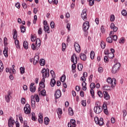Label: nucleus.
<instances>
[{
	"label": "nucleus",
	"instance_id": "4d7b16f0",
	"mask_svg": "<svg viewBox=\"0 0 127 127\" xmlns=\"http://www.w3.org/2000/svg\"><path fill=\"white\" fill-rule=\"evenodd\" d=\"M51 28H54L55 27V24L53 21H52L50 23Z\"/></svg>",
	"mask_w": 127,
	"mask_h": 127
},
{
	"label": "nucleus",
	"instance_id": "7ed1b4c3",
	"mask_svg": "<svg viewBox=\"0 0 127 127\" xmlns=\"http://www.w3.org/2000/svg\"><path fill=\"white\" fill-rule=\"evenodd\" d=\"M94 121L96 125H99V126H103L104 125V119L102 118L99 119L98 117H96L94 118Z\"/></svg>",
	"mask_w": 127,
	"mask_h": 127
},
{
	"label": "nucleus",
	"instance_id": "e2e57ef3",
	"mask_svg": "<svg viewBox=\"0 0 127 127\" xmlns=\"http://www.w3.org/2000/svg\"><path fill=\"white\" fill-rule=\"evenodd\" d=\"M21 103L22 105H24V104H25V98H22L21 99Z\"/></svg>",
	"mask_w": 127,
	"mask_h": 127
},
{
	"label": "nucleus",
	"instance_id": "8fccbe9b",
	"mask_svg": "<svg viewBox=\"0 0 127 127\" xmlns=\"http://www.w3.org/2000/svg\"><path fill=\"white\" fill-rule=\"evenodd\" d=\"M65 80H66V76H65V75H62V76L61 78V82H64Z\"/></svg>",
	"mask_w": 127,
	"mask_h": 127
},
{
	"label": "nucleus",
	"instance_id": "423d86ee",
	"mask_svg": "<svg viewBox=\"0 0 127 127\" xmlns=\"http://www.w3.org/2000/svg\"><path fill=\"white\" fill-rule=\"evenodd\" d=\"M89 28L90 24L89 23V22L88 21L85 22L82 26V29L83 31H84V32H86V31H87V30H88Z\"/></svg>",
	"mask_w": 127,
	"mask_h": 127
},
{
	"label": "nucleus",
	"instance_id": "9d476101",
	"mask_svg": "<svg viewBox=\"0 0 127 127\" xmlns=\"http://www.w3.org/2000/svg\"><path fill=\"white\" fill-rule=\"evenodd\" d=\"M11 92L10 91H7V94L5 95V99L7 103H9L10 102V99L11 98Z\"/></svg>",
	"mask_w": 127,
	"mask_h": 127
},
{
	"label": "nucleus",
	"instance_id": "bb28decb",
	"mask_svg": "<svg viewBox=\"0 0 127 127\" xmlns=\"http://www.w3.org/2000/svg\"><path fill=\"white\" fill-rule=\"evenodd\" d=\"M50 84L51 87H54L56 85V80L54 78H52L51 79Z\"/></svg>",
	"mask_w": 127,
	"mask_h": 127
},
{
	"label": "nucleus",
	"instance_id": "f257e3e1",
	"mask_svg": "<svg viewBox=\"0 0 127 127\" xmlns=\"http://www.w3.org/2000/svg\"><path fill=\"white\" fill-rule=\"evenodd\" d=\"M107 83L110 84L111 88L114 89L117 86V79L115 78L108 77L107 79Z\"/></svg>",
	"mask_w": 127,
	"mask_h": 127
},
{
	"label": "nucleus",
	"instance_id": "4c0bfd02",
	"mask_svg": "<svg viewBox=\"0 0 127 127\" xmlns=\"http://www.w3.org/2000/svg\"><path fill=\"white\" fill-rule=\"evenodd\" d=\"M57 112L58 115H59V118L60 119V115H62L63 114L62 109H61V108L58 109Z\"/></svg>",
	"mask_w": 127,
	"mask_h": 127
},
{
	"label": "nucleus",
	"instance_id": "b1692460",
	"mask_svg": "<svg viewBox=\"0 0 127 127\" xmlns=\"http://www.w3.org/2000/svg\"><path fill=\"white\" fill-rule=\"evenodd\" d=\"M17 37V31H16V29L13 30V38L14 39V40H16V38Z\"/></svg>",
	"mask_w": 127,
	"mask_h": 127
},
{
	"label": "nucleus",
	"instance_id": "c756f323",
	"mask_svg": "<svg viewBox=\"0 0 127 127\" xmlns=\"http://www.w3.org/2000/svg\"><path fill=\"white\" fill-rule=\"evenodd\" d=\"M23 46L25 49L27 50L28 49V43H27V41H24L23 43Z\"/></svg>",
	"mask_w": 127,
	"mask_h": 127
},
{
	"label": "nucleus",
	"instance_id": "c85d7f7f",
	"mask_svg": "<svg viewBox=\"0 0 127 127\" xmlns=\"http://www.w3.org/2000/svg\"><path fill=\"white\" fill-rule=\"evenodd\" d=\"M31 47L33 50H38L39 49V47H38L36 44H35L34 43L31 45Z\"/></svg>",
	"mask_w": 127,
	"mask_h": 127
},
{
	"label": "nucleus",
	"instance_id": "ddd939ff",
	"mask_svg": "<svg viewBox=\"0 0 127 127\" xmlns=\"http://www.w3.org/2000/svg\"><path fill=\"white\" fill-rule=\"evenodd\" d=\"M35 83L34 82L31 83L30 85V90L32 93H34L36 91V86H34Z\"/></svg>",
	"mask_w": 127,
	"mask_h": 127
},
{
	"label": "nucleus",
	"instance_id": "a211bd4d",
	"mask_svg": "<svg viewBox=\"0 0 127 127\" xmlns=\"http://www.w3.org/2000/svg\"><path fill=\"white\" fill-rule=\"evenodd\" d=\"M39 62V56L36 55L34 58L33 64L34 65H36L37 63Z\"/></svg>",
	"mask_w": 127,
	"mask_h": 127
},
{
	"label": "nucleus",
	"instance_id": "c03bdc74",
	"mask_svg": "<svg viewBox=\"0 0 127 127\" xmlns=\"http://www.w3.org/2000/svg\"><path fill=\"white\" fill-rule=\"evenodd\" d=\"M20 71L21 74H24V73L25 72V68H24V67H21L20 68Z\"/></svg>",
	"mask_w": 127,
	"mask_h": 127
},
{
	"label": "nucleus",
	"instance_id": "e433bc0d",
	"mask_svg": "<svg viewBox=\"0 0 127 127\" xmlns=\"http://www.w3.org/2000/svg\"><path fill=\"white\" fill-rule=\"evenodd\" d=\"M101 47L102 48V49H105L106 47V43L104 41H101V43H100Z\"/></svg>",
	"mask_w": 127,
	"mask_h": 127
},
{
	"label": "nucleus",
	"instance_id": "f03ea898",
	"mask_svg": "<svg viewBox=\"0 0 127 127\" xmlns=\"http://www.w3.org/2000/svg\"><path fill=\"white\" fill-rule=\"evenodd\" d=\"M120 68H121V64L120 63L116 64L112 67V72L113 74H116V73H118Z\"/></svg>",
	"mask_w": 127,
	"mask_h": 127
},
{
	"label": "nucleus",
	"instance_id": "20e7f679",
	"mask_svg": "<svg viewBox=\"0 0 127 127\" xmlns=\"http://www.w3.org/2000/svg\"><path fill=\"white\" fill-rule=\"evenodd\" d=\"M41 73L43 74V78L49 77V68H43L41 70Z\"/></svg>",
	"mask_w": 127,
	"mask_h": 127
},
{
	"label": "nucleus",
	"instance_id": "dca6fc26",
	"mask_svg": "<svg viewBox=\"0 0 127 127\" xmlns=\"http://www.w3.org/2000/svg\"><path fill=\"white\" fill-rule=\"evenodd\" d=\"M71 61L73 63V64L71 66L72 70H75L76 69V64H77V61H74V58L73 57H71Z\"/></svg>",
	"mask_w": 127,
	"mask_h": 127
},
{
	"label": "nucleus",
	"instance_id": "5fc2aeb1",
	"mask_svg": "<svg viewBox=\"0 0 127 127\" xmlns=\"http://www.w3.org/2000/svg\"><path fill=\"white\" fill-rule=\"evenodd\" d=\"M98 95L100 98H103V92L102 91H98Z\"/></svg>",
	"mask_w": 127,
	"mask_h": 127
},
{
	"label": "nucleus",
	"instance_id": "6e6552de",
	"mask_svg": "<svg viewBox=\"0 0 127 127\" xmlns=\"http://www.w3.org/2000/svg\"><path fill=\"white\" fill-rule=\"evenodd\" d=\"M15 124V121L12 119V117H10L8 120V127H13Z\"/></svg>",
	"mask_w": 127,
	"mask_h": 127
},
{
	"label": "nucleus",
	"instance_id": "13d9d810",
	"mask_svg": "<svg viewBox=\"0 0 127 127\" xmlns=\"http://www.w3.org/2000/svg\"><path fill=\"white\" fill-rule=\"evenodd\" d=\"M21 32L24 33L25 32V27H24V26H21Z\"/></svg>",
	"mask_w": 127,
	"mask_h": 127
},
{
	"label": "nucleus",
	"instance_id": "1a4fd4ad",
	"mask_svg": "<svg viewBox=\"0 0 127 127\" xmlns=\"http://www.w3.org/2000/svg\"><path fill=\"white\" fill-rule=\"evenodd\" d=\"M74 46L76 52L80 53L81 52V47H80V45H79L77 42H75Z\"/></svg>",
	"mask_w": 127,
	"mask_h": 127
},
{
	"label": "nucleus",
	"instance_id": "a878e982",
	"mask_svg": "<svg viewBox=\"0 0 127 127\" xmlns=\"http://www.w3.org/2000/svg\"><path fill=\"white\" fill-rule=\"evenodd\" d=\"M44 30L47 33H50V30H49V26L48 25H44Z\"/></svg>",
	"mask_w": 127,
	"mask_h": 127
},
{
	"label": "nucleus",
	"instance_id": "49530a36",
	"mask_svg": "<svg viewBox=\"0 0 127 127\" xmlns=\"http://www.w3.org/2000/svg\"><path fill=\"white\" fill-rule=\"evenodd\" d=\"M4 46L7 47V38L6 37L4 38Z\"/></svg>",
	"mask_w": 127,
	"mask_h": 127
},
{
	"label": "nucleus",
	"instance_id": "5701e85b",
	"mask_svg": "<svg viewBox=\"0 0 127 127\" xmlns=\"http://www.w3.org/2000/svg\"><path fill=\"white\" fill-rule=\"evenodd\" d=\"M14 43L15 47L17 49H20V45H19V41L18 40H15Z\"/></svg>",
	"mask_w": 127,
	"mask_h": 127
},
{
	"label": "nucleus",
	"instance_id": "72a5a7b5",
	"mask_svg": "<svg viewBox=\"0 0 127 127\" xmlns=\"http://www.w3.org/2000/svg\"><path fill=\"white\" fill-rule=\"evenodd\" d=\"M32 121H34V122H35L36 120H37V118L36 117H35V113L34 112L32 113V117H31Z\"/></svg>",
	"mask_w": 127,
	"mask_h": 127
},
{
	"label": "nucleus",
	"instance_id": "2f4dec72",
	"mask_svg": "<svg viewBox=\"0 0 127 127\" xmlns=\"http://www.w3.org/2000/svg\"><path fill=\"white\" fill-rule=\"evenodd\" d=\"M106 41L108 43H113V38L111 36L108 37L106 39Z\"/></svg>",
	"mask_w": 127,
	"mask_h": 127
},
{
	"label": "nucleus",
	"instance_id": "a18cd8bd",
	"mask_svg": "<svg viewBox=\"0 0 127 127\" xmlns=\"http://www.w3.org/2000/svg\"><path fill=\"white\" fill-rule=\"evenodd\" d=\"M68 124H71V125H72L73 126H74V127H76V121H75V120L74 119H71L70 120V123H69Z\"/></svg>",
	"mask_w": 127,
	"mask_h": 127
},
{
	"label": "nucleus",
	"instance_id": "7c9ffc66",
	"mask_svg": "<svg viewBox=\"0 0 127 127\" xmlns=\"http://www.w3.org/2000/svg\"><path fill=\"white\" fill-rule=\"evenodd\" d=\"M86 86H87V83L85 81H83L82 83V86L83 91H86V90H87V87H86Z\"/></svg>",
	"mask_w": 127,
	"mask_h": 127
},
{
	"label": "nucleus",
	"instance_id": "f704fd0d",
	"mask_svg": "<svg viewBox=\"0 0 127 127\" xmlns=\"http://www.w3.org/2000/svg\"><path fill=\"white\" fill-rule=\"evenodd\" d=\"M40 65L41 66H44L45 65V60L44 59H41L39 61Z\"/></svg>",
	"mask_w": 127,
	"mask_h": 127
},
{
	"label": "nucleus",
	"instance_id": "680f3d73",
	"mask_svg": "<svg viewBox=\"0 0 127 127\" xmlns=\"http://www.w3.org/2000/svg\"><path fill=\"white\" fill-rule=\"evenodd\" d=\"M81 104L83 106V107H86V100H82L81 101Z\"/></svg>",
	"mask_w": 127,
	"mask_h": 127
},
{
	"label": "nucleus",
	"instance_id": "c9c22d12",
	"mask_svg": "<svg viewBox=\"0 0 127 127\" xmlns=\"http://www.w3.org/2000/svg\"><path fill=\"white\" fill-rule=\"evenodd\" d=\"M77 69L79 70V71H82V70H83V64H77Z\"/></svg>",
	"mask_w": 127,
	"mask_h": 127
},
{
	"label": "nucleus",
	"instance_id": "393cba45",
	"mask_svg": "<svg viewBox=\"0 0 127 127\" xmlns=\"http://www.w3.org/2000/svg\"><path fill=\"white\" fill-rule=\"evenodd\" d=\"M35 44L38 47H40V46L41 45V41H40V39L37 38L36 39Z\"/></svg>",
	"mask_w": 127,
	"mask_h": 127
},
{
	"label": "nucleus",
	"instance_id": "473e14b6",
	"mask_svg": "<svg viewBox=\"0 0 127 127\" xmlns=\"http://www.w3.org/2000/svg\"><path fill=\"white\" fill-rule=\"evenodd\" d=\"M68 114L69 115V116H73V115H74V111H73V109H72V108H69Z\"/></svg>",
	"mask_w": 127,
	"mask_h": 127
},
{
	"label": "nucleus",
	"instance_id": "39448f33",
	"mask_svg": "<svg viewBox=\"0 0 127 127\" xmlns=\"http://www.w3.org/2000/svg\"><path fill=\"white\" fill-rule=\"evenodd\" d=\"M24 112L26 114V115H28V114H30L31 113V108L30 107V105L28 104H26L24 107Z\"/></svg>",
	"mask_w": 127,
	"mask_h": 127
},
{
	"label": "nucleus",
	"instance_id": "3c124183",
	"mask_svg": "<svg viewBox=\"0 0 127 127\" xmlns=\"http://www.w3.org/2000/svg\"><path fill=\"white\" fill-rule=\"evenodd\" d=\"M115 15L114 14H112L111 15V17H110V21L112 22L115 21Z\"/></svg>",
	"mask_w": 127,
	"mask_h": 127
},
{
	"label": "nucleus",
	"instance_id": "0eeeda50",
	"mask_svg": "<svg viewBox=\"0 0 127 127\" xmlns=\"http://www.w3.org/2000/svg\"><path fill=\"white\" fill-rule=\"evenodd\" d=\"M94 111L95 114H101V113H102V111H103V108H102V107H101V106H95L94 108Z\"/></svg>",
	"mask_w": 127,
	"mask_h": 127
},
{
	"label": "nucleus",
	"instance_id": "603ef678",
	"mask_svg": "<svg viewBox=\"0 0 127 127\" xmlns=\"http://www.w3.org/2000/svg\"><path fill=\"white\" fill-rule=\"evenodd\" d=\"M65 49H66V44L64 43H62V51H65Z\"/></svg>",
	"mask_w": 127,
	"mask_h": 127
},
{
	"label": "nucleus",
	"instance_id": "0e129e2a",
	"mask_svg": "<svg viewBox=\"0 0 127 127\" xmlns=\"http://www.w3.org/2000/svg\"><path fill=\"white\" fill-rule=\"evenodd\" d=\"M90 94H91L92 97L93 98H94V94L95 93L94 91V89H90Z\"/></svg>",
	"mask_w": 127,
	"mask_h": 127
},
{
	"label": "nucleus",
	"instance_id": "58836bf2",
	"mask_svg": "<svg viewBox=\"0 0 127 127\" xmlns=\"http://www.w3.org/2000/svg\"><path fill=\"white\" fill-rule=\"evenodd\" d=\"M36 37H35V35H33L32 34L31 35V40L32 42H34L35 40L36 41Z\"/></svg>",
	"mask_w": 127,
	"mask_h": 127
},
{
	"label": "nucleus",
	"instance_id": "9b49d317",
	"mask_svg": "<svg viewBox=\"0 0 127 127\" xmlns=\"http://www.w3.org/2000/svg\"><path fill=\"white\" fill-rule=\"evenodd\" d=\"M87 9H84L81 13V18L83 20H87Z\"/></svg>",
	"mask_w": 127,
	"mask_h": 127
},
{
	"label": "nucleus",
	"instance_id": "de8ad7c7",
	"mask_svg": "<svg viewBox=\"0 0 127 127\" xmlns=\"http://www.w3.org/2000/svg\"><path fill=\"white\" fill-rule=\"evenodd\" d=\"M108 56L109 58H110V59H112V58H114V57H115V55L113 53H110L108 54Z\"/></svg>",
	"mask_w": 127,
	"mask_h": 127
},
{
	"label": "nucleus",
	"instance_id": "4468645a",
	"mask_svg": "<svg viewBox=\"0 0 127 127\" xmlns=\"http://www.w3.org/2000/svg\"><path fill=\"white\" fill-rule=\"evenodd\" d=\"M102 109H103L104 114H105V115H108L109 111H108V107H107V104H106V103H103Z\"/></svg>",
	"mask_w": 127,
	"mask_h": 127
},
{
	"label": "nucleus",
	"instance_id": "a19ab883",
	"mask_svg": "<svg viewBox=\"0 0 127 127\" xmlns=\"http://www.w3.org/2000/svg\"><path fill=\"white\" fill-rule=\"evenodd\" d=\"M89 2V4L90 6H92L94 5V4L95 3V0H87Z\"/></svg>",
	"mask_w": 127,
	"mask_h": 127
},
{
	"label": "nucleus",
	"instance_id": "6e6d98bb",
	"mask_svg": "<svg viewBox=\"0 0 127 127\" xmlns=\"http://www.w3.org/2000/svg\"><path fill=\"white\" fill-rule=\"evenodd\" d=\"M36 20H37V16L36 15H35L34 16V20L33 21L34 24H35L36 23Z\"/></svg>",
	"mask_w": 127,
	"mask_h": 127
},
{
	"label": "nucleus",
	"instance_id": "2eb2a0df",
	"mask_svg": "<svg viewBox=\"0 0 127 127\" xmlns=\"http://www.w3.org/2000/svg\"><path fill=\"white\" fill-rule=\"evenodd\" d=\"M3 54L6 58L8 57V48L7 47H4Z\"/></svg>",
	"mask_w": 127,
	"mask_h": 127
},
{
	"label": "nucleus",
	"instance_id": "bf43d9fd",
	"mask_svg": "<svg viewBox=\"0 0 127 127\" xmlns=\"http://www.w3.org/2000/svg\"><path fill=\"white\" fill-rule=\"evenodd\" d=\"M19 120L21 124L23 123V119L22 118V116L21 115H19Z\"/></svg>",
	"mask_w": 127,
	"mask_h": 127
},
{
	"label": "nucleus",
	"instance_id": "37998d69",
	"mask_svg": "<svg viewBox=\"0 0 127 127\" xmlns=\"http://www.w3.org/2000/svg\"><path fill=\"white\" fill-rule=\"evenodd\" d=\"M90 58L92 60L95 58V52L93 51L90 52Z\"/></svg>",
	"mask_w": 127,
	"mask_h": 127
},
{
	"label": "nucleus",
	"instance_id": "412c9836",
	"mask_svg": "<svg viewBox=\"0 0 127 127\" xmlns=\"http://www.w3.org/2000/svg\"><path fill=\"white\" fill-rule=\"evenodd\" d=\"M38 93L39 95H42V96H43L45 97V96H46V91L45 89H43L42 90H38Z\"/></svg>",
	"mask_w": 127,
	"mask_h": 127
},
{
	"label": "nucleus",
	"instance_id": "cd10ccee",
	"mask_svg": "<svg viewBox=\"0 0 127 127\" xmlns=\"http://www.w3.org/2000/svg\"><path fill=\"white\" fill-rule=\"evenodd\" d=\"M43 116L41 114L39 115L38 122L40 124H42L43 123Z\"/></svg>",
	"mask_w": 127,
	"mask_h": 127
},
{
	"label": "nucleus",
	"instance_id": "864d4df0",
	"mask_svg": "<svg viewBox=\"0 0 127 127\" xmlns=\"http://www.w3.org/2000/svg\"><path fill=\"white\" fill-rule=\"evenodd\" d=\"M71 57H73V61H76V62H77V59H78V58H77V56L76 55V54H73V55L71 56Z\"/></svg>",
	"mask_w": 127,
	"mask_h": 127
},
{
	"label": "nucleus",
	"instance_id": "4be33fe9",
	"mask_svg": "<svg viewBox=\"0 0 127 127\" xmlns=\"http://www.w3.org/2000/svg\"><path fill=\"white\" fill-rule=\"evenodd\" d=\"M40 87L38 88L39 91H41L42 89L45 88V84L43 82H40L39 83Z\"/></svg>",
	"mask_w": 127,
	"mask_h": 127
},
{
	"label": "nucleus",
	"instance_id": "69168bd1",
	"mask_svg": "<svg viewBox=\"0 0 127 127\" xmlns=\"http://www.w3.org/2000/svg\"><path fill=\"white\" fill-rule=\"evenodd\" d=\"M38 33L39 35L42 34V28H40L38 31Z\"/></svg>",
	"mask_w": 127,
	"mask_h": 127
},
{
	"label": "nucleus",
	"instance_id": "6ab92c4d",
	"mask_svg": "<svg viewBox=\"0 0 127 127\" xmlns=\"http://www.w3.org/2000/svg\"><path fill=\"white\" fill-rule=\"evenodd\" d=\"M110 28L111 29H113L114 32H117V31H118V27L115 26V23H111Z\"/></svg>",
	"mask_w": 127,
	"mask_h": 127
},
{
	"label": "nucleus",
	"instance_id": "ea45409f",
	"mask_svg": "<svg viewBox=\"0 0 127 127\" xmlns=\"http://www.w3.org/2000/svg\"><path fill=\"white\" fill-rule=\"evenodd\" d=\"M2 71H3V64L2 62L0 60V72H2Z\"/></svg>",
	"mask_w": 127,
	"mask_h": 127
},
{
	"label": "nucleus",
	"instance_id": "09e8293b",
	"mask_svg": "<svg viewBox=\"0 0 127 127\" xmlns=\"http://www.w3.org/2000/svg\"><path fill=\"white\" fill-rule=\"evenodd\" d=\"M90 87L91 89L94 90V88H96V84H95V83H91Z\"/></svg>",
	"mask_w": 127,
	"mask_h": 127
},
{
	"label": "nucleus",
	"instance_id": "338daca9",
	"mask_svg": "<svg viewBox=\"0 0 127 127\" xmlns=\"http://www.w3.org/2000/svg\"><path fill=\"white\" fill-rule=\"evenodd\" d=\"M35 99L37 103L39 102V97H38V95L35 96Z\"/></svg>",
	"mask_w": 127,
	"mask_h": 127
},
{
	"label": "nucleus",
	"instance_id": "f8f14e48",
	"mask_svg": "<svg viewBox=\"0 0 127 127\" xmlns=\"http://www.w3.org/2000/svg\"><path fill=\"white\" fill-rule=\"evenodd\" d=\"M62 95V93H61V90H60V89H58L55 92V97L56 99H59V98L61 97Z\"/></svg>",
	"mask_w": 127,
	"mask_h": 127
},
{
	"label": "nucleus",
	"instance_id": "052dcab7",
	"mask_svg": "<svg viewBox=\"0 0 127 127\" xmlns=\"http://www.w3.org/2000/svg\"><path fill=\"white\" fill-rule=\"evenodd\" d=\"M104 61L105 63H107V62H109V59L108 58V56H105L104 58Z\"/></svg>",
	"mask_w": 127,
	"mask_h": 127
},
{
	"label": "nucleus",
	"instance_id": "79ce46f5",
	"mask_svg": "<svg viewBox=\"0 0 127 127\" xmlns=\"http://www.w3.org/2000/svg\"><path fill=\"white\" fill-rule=\"evenodd\" d=\"M49 119L47 117L45 118L44 119V124L45 125H46V126H47V125H48V124H49Z\"/></svg>",
	"mask_w": 127,
	"mask_h": 127
},
{
	"label": "nucleus",
	"instance_id": "774afa93",
	"mask_svg": "<svg viewBox=\"0 0 127 127\" xmlns=\"http://www.w3.org/2000/svg\"><path fill=\"white\" fill-rule=\"evenodd\" d=\"M98 72L99 73H102L103 71V67H99L98 68Z\"/></svg>",
	"mask_w": 127,
	"mask_h": 127
},
{
	"label": "nucleus",
	"instance_id": "f3484780",
	"mask_svg": "<svg viewBox=\"0 0 127 127\" xmlns=\"http://www.w3.org/2000/svg\"><path fill=\"white\" fill-rule=\"evenodd\" d=\"M79 57L80 59L82 60V61H86V60H87V56H86V55H85V54L83 53H81L79 55Z\"/></svg>",
	"mask_w": 127,
	"mask_h": 127
},
{
	"label": "nucleus",
	"instance_id": "aec40b11",
	"mask_svg": "<svg viewBox=\"0 0 127 127\" xmlns=\"http://www.w3.org/2000/svg\"><path fill=\"white\" fill-rule=\"evenodd\" d=\"M104 98L105 100H110V95L107 91L103 92Z\"/></svg>",
	"mask_w": 127,
	"mask_h": 127
}]
</instances>
